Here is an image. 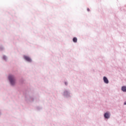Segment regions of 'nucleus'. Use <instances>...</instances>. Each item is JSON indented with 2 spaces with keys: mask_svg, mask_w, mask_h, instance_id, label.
<instances>
[{
  "mask_svg": "<svg viewBox=\"0 0 126 126\" xmlns=\"http://www.w3.org/2000/svg\"><path fill=\"white\" fill-rule=\"evenodd\" d=\"M9 80L11 84V85H14L15 83V79L14 77L12 75L9 76Z\"/></svg>",
  "mask_w": 126,
  "mask_h": 126,
  "instance_id": "obj_1",
  "label": "nucleus"
},
{
  "mask_svg": "<svg viewBox=\"0 0 126 126\" xmlns=\"http://www.w3.org/2000/svg\"><path fill=\"white\" fill-rule=\"evenodd\" d=\"M24 59L25 60H26V61H27V62H29L30 63H31V62H32V60H31V59L29 58V57L28 56H25Z\"/></svg>",
  "mask_w": 126,
  "mask_h": 126,
  "instance_id": "obj_2",
  "label": "nucleus"
},
{
  "mask_svg": "<svg viewBox=\"0 0 126 126\" xmlns=\"http://www.w3.org/2000/svg\"><path fill=\"white\" fill-rule=\"evenodd\" d=\"M103 81L105 83H106V84L109 83V80H108V78L106 77H103Z\"/></svg>",
  "mask_w": 126,
  "mask_h": 126,
  "instance_id": "obj_3",
  "label": "nucleus"
},
{
  "mask_svg": "<svg viewBox=\"0 0 126 126\" xmlns=\"http://www.w3.org/2000/svg\"><path fill=\"white\" fill-rule=\"evenodd\" d=\"M104 118H105V119H109V118H110V115L109 114V113H105Z\"/></svg>",
  "mask_w": 126,
  "mask_h": 126,
  "instance_id": "obj_4",
  "label": "nucleus"
},
{
  "mask_svg": "<svg viewBox=\"0 0 126 126\" xmlns=\"http://www.w3.org/2000/svg\"><path fill=\"white\" fill-rule=\"evenodd\" d=\"M122 90L124 92H126V86H123L122 88Z\"/></svg>",
  "mask_w": 126,
  "mask_h": 126,
  "instance_id": "obj_5",
  "label": "nucleus"
},
{
  "mask_svg": "<svg viewBox=\"0 0 126 126\" xmlns=\"http://www.w3.org/2000/svg\"><path fill=\"white\" fill-rule=\"evenodd\" d=\"M73 41L74 42V43H76V42H77V38L76 37H74L73 38Z\"/></svg>",
  "mask_w": 126,
  "mask_h": 126,
  "instance_id": "obj_6",
  "label": "nucleus"
},
{
  "mask_svg": "<svg viewBox=\"0 0 126 126\" xmlns=\"http://www.w3.org/2000/svg\"><path fill=\"white\" fill-rule=\"evenodd\" d=\"M87 10L88 11H90V9H89V8H88Z\"/></svg>",
  "mask_w": 126,
  "mask_h": 126,
  "instance_id": "obj_7",
  "label": "nucleus"
},
{
  "mask_svg": "<svg viewBox=\"0 0 126 126\" xmlns=\"http://www.w3.org/2000/svg\"><path fill=\"white\" fill-rule=\"evenodd\" d=\"M125 105H126V103H125Z\"/></svg>",
  "mask_w": 126,
  "mask_h": 126,
  "instance_id": "obj_8",
  "label": "nucleus"
},
{
  "mask_svg": "<svg viewBox=\"0 0 126 126\" xmlns=\"http://www.w3.org/2000/svg\"><path fill=\"white\" fill-rule=\"evenodd\" d=\"M125 105H126V103H125Z\"/></svg>",
  "mask_w": 126,
  "mask_h": 126,
  "instance_id": "obj_9",
  "label": "nucleus"
},
{
  "mask_svg": "<svg viewBox=\"0 0 126 126\" xmlns=\"http://www.w3.org/2000/svg\"><path fill=\"white\" fill-rule=\"evenodd\" d=\"M65 83V85H66V83Z\"/></svg>",
  "mask_w": 126,
  "mask_h": 126,
  "instance_id": "obj_10",
  "label": "nucleus"
}]
</instances>
